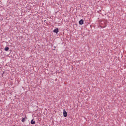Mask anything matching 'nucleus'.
Returning a JSON list of instances; mask_svg holds the SVG:
<instances>
[{"label":"nucleus","mask_w":126,"mask_h":126,"mask_svg":"<svg viewBox=\"0 0 126 126\" xmlns=\"http://www.w3.org/2000/svg\"><path fill=\"white\" fill-rule=\"evenodd\" d=\"M59 32V29L58 28H55V29H54L53 30V32L55 33L56 34H57Z\"/></svg>","instance_id":"obj_1"},{"label":"nucleus","mask_w":126,"mask_h":126,"mask_svg":"<svg viewBox=\"0 0 126 126\" xmlns=\"http://www.w3.org/2000/svg\"><path fill=\"white\" fill-rule=\"evenodd\" d=\"M79 25H83L84 24V20L83 19H81L79 21Z\"/></svg>","instance_id":"obj_3"},{"label":"nucleus","mask_w":126,"mask_h":126,"mask_svg":"<svg viewBox=\"0 0 126 126\" xmlns=\"http://www.w3.org/2000/svg\"><path fill=\"white\" fill-rule=\"evenodd\" d=\"M35 123H36L35 121H33V120H32V122H31L32 124L34 125L35 124Z\"/></svg>","instance_id":"obj_5"},{"label":"nucleus","mask_w":126,"mask_h":126,"mask_svg":"<svg viewBox=\"0 0 126 126\" xmlns=\"http://www.w3.org/2000/svg\"><path fill=\"white\" fill-rule=\"evenodd\" d=\"M63 115L64 117H66L67 116V112L65 110H63Z\"/></svg>","instance_id":"obj_2"},{"label":"nucleus","mask_w":126,"mask_h":126,"mask_svg":"<svg viewBox=\"0 0 126 126\" xmlns=\"http://www.w3.org/2000/svg\"><path fill=\"white\" fill-rule=\"evenodd\" d=\"M9 49V48L8 47H6L5 48V50L6 51H8Z\"/></svg>","instance_id":"obj_6"},{"label":"nucleus","mask_w":126,"mask_h":126,"mask_svg":"<svg viewBox=\"0 0 126 126\" xmlns=\"http://www.w3.org/2000/svg\"><path fill=\"white\" fill-rule=\"evenodd\" d=\"M26 119H27L26 117H25V118H23V119H22V122H25Z\"/></svg>","instance_id":"obj_4"}]
</instances>
